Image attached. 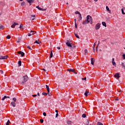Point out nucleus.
<instances>
[{"mask_svg":"<svg viewBox=\"0 0 125 125\" xmlns=\"http://www.w3.org/2000/svg\"><path fill=\"white\" fill-rule=\"evenodd\" d=\"M66 44L67 46H68V47H69V48H70V49H72V48H73V45H72V43H71L70 41H66Z\"/></svg>","mask_w":125,"mask_h":125,"instance_id":"1","label":"nucleus"},{"mask_svg":"<svg viewBox=\"0 0 125 125\" xmlns=\"http://www.w3.org/2000/svg\"><path fill=\"white\" fill-rule=\"evenodd\" d=\"M23 82L21 83L24 84L25 83L28 82V80H29V77H28V76L25 75L23 76Z\"/></svg>","mask_w":125,"mask_h":125,"instance_id":"2","label":"nucleus"},{"mask_svg":"<svg viewBox=\"0 0 125 125\" xmlns=\"http://www.w3.org/2000/svg\"><path fill=\"white\" fill-rule=\"evenodd\" d=\"M100 25H101V23H98L96 26H95V29L96 30H99L100 29Z\"/></svg>","mask_w":125,"mask_h":125,"instance_id":"3","label":"nucleus"},{"mask_svg":"<svg viewBox=\"0 0 125 125\" xmlns=\"http://www.w3.org/2000/svg\"><path fill=\"white\" fill-rule=\"evenodd\" d=\"M7 58H8V56L7 55H6L5 56H0V60L3 59V60H5V59H7Z\"/></svg>","mask_w":125,"mask_h":125,"instance_id":"4","label":"nucleus"},{"mask_svg":"<svg viewBox=\"0 0 125 125\" xmlns=\"http://www.w3.org/2000/svg\"><path fill=\"white\" fill-rule=\"evenodd\" d=\"M18 53L19 54H21V57H23V56H24V55H25V53L21 51H20L19 52H18Z\"/></svg>","mask_w":125,"mask_h":125,"instance_id":"5","label":"nucleus"},{"mask_svg":"<svg viewBox=\"0 0 125 125\" xmlns=\"http://www.w3.org/2000/svg\"><path fill=\"white\" fill-rule=\"evenodd\" d=\"M87 16H88L89 21L90 22V24H92V17H91V16L90 15H88Z\"/></svg>","mask_w":125,"mask_h":125,"instance_id":"6","label":"nucleus"},{"mask_svg":"<svg viewBox=\"0 0 125 125\" xmlns=\"http://www.w3.org/2000/svg\"><path fill=\"white\" fill-rule=\"evenodd\" d=\"M89 17V16H87L86 17V19L85 20V22L86 23V24H88V23H90V22L89 21V18H88Z\"/></svg>","mask_w":125,"mask_h":125,"instance_id":"7","label":"nucleus"},{"mask_svg":"<svg viewBox=\"0 0 125 125\" xmlns=\"http://www.w3.org/2000/svg\"><path fill=\"white\" fill-rule=\"evenodd\" d=\"M89 17V16H87L86 17V19L85 20V22L86 23V24H88V23H90V22L89 21V18H88Z\"/></svg>","mask_w":125,"mask_h":125,"instance_id":"8","label":"nucleus"},{"mask_svg":"<svg viewBox=\"0 0 125 125\" xmlns=\"http://www.w3.org/2000/svg\"><path fill=\"white\" fill-rule=\"evenodd\" d=\"M112 65L113 66H114V67H116L117 65L116 64V62H115V59L114 58H112Z\"/></svg>","mask_w":125,"mask_h":125,"instance_id":"9","label":"nucleus"},{"mask_svg":"<svg viewBox=\"0 0 125 125\" xmlns=\"http://www.w3.org/2000/svg\"><path fill=\"white\" fill-rule=\"evenodd\" d=\"M26 1L30 4V5H31L32 3L34 2V1H35V0H26Z\"/></svg>","mask_w":125,"mask_h":125,"instance_id":"10","label":"nucleus"},{"mask_svg":"<svg viewBox=\"0 0 125 125\" xmlns=\"http://www.w3.org/2000/svg\"><path fill=\"white\" fill-rule=\"evenodd\" d=\"M95 61V59H94V58H91V64H92V65H94Z\"/></svg>","mask_w":125,"mask_h":125,"instance_id":"11","label":"nucleus"},{"mask_svg":"<svg viewBox=\"0 0 125 125\" xmlns=\"http://www.w3.org/2000/svg\"><path fill=\"white\" fill-rule=\"evenodd\" d=\"M17 25H18V23L14 22V24H12L11 27V28H15V26H17Z\"/></svg>","mask_w":125,"mask_h":125,"instance_id":"12","label":"nucleus"},{"mask_svg":"<svg viewBox=\"0 0 125 125\" xmlns=\"http://www.w3.org/2000/svg\"><path fill=\"white\" fill-rule=\"evenodd\" d=\"M115 78H116L117 79H119L120 78V73H116L115 75Z\"/></svg>","mask_w":125,"mask_h":125,"instance_id":"13","label":"nucleus"},{"mask_svg":"<svg viewBox=\"0 0 125 125\" xmlns=\"http://www.w3.org/2000/svg\"><path fill=\"white\" fill-rule=\"evenodd\" d=\"M31 20H35V19H36V15H32L31 16Z\"/></svg>","mask_w":125,"mask_h":125,"instance_id":"14","label":"nucleus"},{"mask_svg":"<svg viewBox=\"0 0 125 125\" xmlns=\"http://www.w3.org/2000/svg\"><path fill=\"white\" fill-rule=\"evenodd\" d=\"M102 24L103 25V26H104V27H107V24H106V22H105V21H103L102 22Z\"/></svg>","mask_w":125,"mask_h":125,"instance_id":"15","label":"nucleus"},{"mask_svg":"<svg viewBox=\"0 0 125 125\" xmlns=\"http://www.w3.org/2000/svg\"><path fill=\"white\" fill-rule=\"evenodd\" d=\"M46 88L48 93H49V86H48V85H46Z\"/></svg>","mask_w":125,"mask_h":125,"instance_id":"16","label":"nucleus"},{"mask_svg":"<svg viewBox=\"0 0 125 125\" xmlns=\"http://www.w3.org/2000/svg\"><path fill=\"white\" fill-rule=\"evenodd\" d=\"M82 14H80L79 16L78 21H81V20H82Z\"/></svg>","mask_w":125,"mask_h":125,"instance_id":"17","label":"nucleus"},{"mask_svg":"<svg viewBox=\"0 0 125 125\" xmlns=\"http://www.w3.org/2000/svg\"><path fill=\"white\" fill-rule=\"evenodd\" d=\"M101 77H102V79H104V78H105V77H106V75L104 73H102L101 74Z\"/></svg>","mask_w":125,"mask_h":125,"instance_id":"18","label":"nucleus"},{"mask_svg":"<svg viewBox=\"0 0 125 125\" xmlns=\"http://www.w3.org/2000/svg\"><path fill=\"white\" fill-rule=\"evenodd\" d=\"M67 71L68 72H73V73H75V70L74 69H67Z\"/></svg>","mask_w":125,"mask_h":125,"instance_id":"19","label":"nucleus"},{"mask_svg":"<svg viewBox=\"0 0 125 125\" xmlns=\"http://www.w3.org/2000/svg\"><path fill=\"white\" fill-rule=\"evenodd\" d=\"M100 43V41H98V45H97V46H96V51H98L97 48H98V46H99Z\"/></svg>","mask_w":125,"mask_h":125,"instance_id":"20","label":"nucleus"},{"mask_svg":"<svg viewBox=\"0 0 125 125\" xmlns=\"http://www.w3.org/2000/svg\"><path fill=\"white\" fill-rule=\"evenodd\" d=\"M122 66L123 68L125 69V62H121Z\"/></svg>","mask_w":125,"mask_h":125,"instance_id":"21","label":"nucleus"},{"mask_svg":"<svg viewBox=\"0 0 125 125\" xmlns=\"http://www.w3.org/2000/svg\"><path fill=\"white\" fill-rule=\"evenodd\" d=\"M41 42H40L39 40H36L35 42H34V43H38V44H40Z\"/></svg>","mask_w":125,"mask_h":125,"instance_id":"22","label":"nucleus"},{"mask_svg":"<svg viewBox=\"0 0 125 125\" xmlns=\"http://www.w3.org/2000/svg\"><path fill=\"white\" fill-rule=\"evenodd\" d=\"M106 10H107V11H109V13H111V10H110L108 6H106Z\"/></svg>","mask_w":125,"mask_h":125,"instance_id":"23","label":"nucleus"},{"mask_svg":"<svg viewBox=\"0 0 125 125\" xmlns=\"http://www.w3.org/2000/svg\"><path fill=\"white\" fill-rule=\"evenodd\" d=\"M52 57H53V53H52V51H51L50 55L49 56V58H52Z\"/></svg>","mask_w":125,"mask_h":125,"instance_id":"24","label":"nucleus"},{"mask_svg":"<svg viewBox=\"0 0 125 125\" xmlns=\"http://www.w3.org/2000/svg\"><path fill=\"white\" fill-rule=\"evenodd\" d=\"M39 10H41V11H45V10H46V9H42V8H39Z\"/></svg>","mask_w":125,"mask_h":125,"instance_id":"25","label":"nucleus"},{"mask_svg":"<svg viewBox=\"0 0 125 125\" xmlns=\"http://www.w3.org/2000/svg\"><path fill=\"white\" fill-rule=\"evenodd\" d=\"M96 42H96L94 43V45H93V50H94V52L95 51V48L94 47H95V45H96Z\"/></svg>","mask_w":125,"mask_h":125,"instance_id":"26","label":"nucleus"},{"mask_svg":"<svg viewBox=\"0 0 125 125\" xmlns=\"http://www.w3.org/2000/svg\"><path fill=\"white\" fill-rule=\"evenodd\" d=\"M11 104L12 105V106H13V107H15L16 106L15 102H12Z\"/></svg>","mask_w":125,"mask_h":125,"instance_id":"27","label":"nucleus"},{"mask_svg":"<svg viewBox=\"0 0 125 125\" xmlns=\"http://www.w3.org/2000/svg\"><path fill=\"white\" fill-rule=\"evenodd\" d=\"M121 11L122 12V14H123V15H125V12L124 11V8H122L121 9Z\"/></svg>","mask_w":125,"mask_h":125,"instance_id":"28","label":"nucleus"},{"mask_svg":"<svg viewBox=\"0 0 125 125\" xmlns=\"http://www.w3.org/2000/svg\"><path fill=\"white\" fill-rule=\"evenodd\" d=\"M30 34H34V35H35L36 34V31H30Z\"/></svg>","mask_w":125,"mask_h":125,"instance_id":"29","label":"nucleus"},{"mask_svg":"<svg viewBox=\"0 0 125 125\" xmlns=\"http://www.w3.org/2000/svg\"><path fill=\"white\" fill-rule=\"evenodd\" d=\"M18 64H19V66H21V65L22 64V62H21V61H19L18 62Z\"/></svg>","mask_w":125,"mask_h":125,"instance_id":"30","label":"nucleus"},{"mask_svg":"<svg viewBox=\"0 0 125 125\" xmlns=\"http://www.w3.org/2000/svg\"><path fill=\"white\" fill-rule=\"evenodd\" d=\"M9 124H10V121L8 120L6 124V125H9Z\"/></svg>","mask_w":125,"mask_h":125,"instance_id":"31","label":"nucleus"},{"mask_svg":"<svg viewBox=\"0 0 125 125\" xmlns=\"http://www.w3.org/2000/svg\"><path fill=\"white\" fill-rule=\"evenodd\" d=\"M86 117V114H82V118H85Z\"/></svg>","mask_w":125,"mask_h":125,"instance_id":"32","label":"nucleus"},{"mask_svg":"<svg viewBox=\"0 0 125 125\" xmlns=\"http://www.w3.org/2000/svg\"><path fill=\"white\" fill-rule=\"evenodd\" d=\"M97 125H104L101 122H98Z\"/></svg>","mask_w":125,"mask_h":125,"instance_id":"33","label":"nucleus"},{"mask_svg":"<svg viewBox=\"0 0 125 125\" xmlns=\"http://www.w3.org/2000/svg\"><path fill=\"white\" fill-rule=\"evenodd\" d=\"M42 95H44L45 96H46V95H47V93H45V92H43L42 93Z\"/></svg>","mask_w":125,"mask_h":125,"instance_id":"34","label":"nucleus"},{"mask_svg":"<svg viewBox=\"0 0 125 125\" xmlns=\"http://www.w3.org/2000/svg\"><path fill=\"white\" fill-rule=\"evenodd\" d=\"M25 2H22L21 3V5L22 6H24V5H25Z\"/></svg>","mask_w":125,"mask_h":125,"instance_id":"35","label":"nucleus"},{"mask_svg":"<svg viewBox=\"0 0 125 125\" xmlns=\"http://www.w3.org/2000/svg\"><path fill=\"white\" fill-rule=\"evenodd\" d=\"M84 53H85V55H86V54H87V49L84 50Z\"/></svg>","mask_w":125,"mask_h":125,"instance_id":"36","label":"nucleus"},{"mask_svg":"<svg viewBox=\"0 0 125 125\" xmlns=\"http://www.w3.org/2000/svg\"><path fill=\"white\" fill-rule=\"evenodd\" d=\"M88 93H89V92H85L84 93L85 96H87V94H88Z\"/></svg>","mask_w":125,"mask_h":125,"instance_id":"37","label":"nucleus"},{"mask_svg":"<svg viewBox=\"0 0 125 125\" xmlns=\"http://www.w3.org/2000/svg\"><path fill=\"white\" fill-rule=\"evenodd\" d=\"M33 35H34V34L28 33V37H31V36H33Z\"/></svg>","mask_w":125,"mask_h":125,"instance_id":"38","label":"nucleus"},{"mask_svg":"<svg viewBox=\"0 0 125 125\" xmlns=\"http://www.w3.org/2000/svg\"><path fill=\"white\" fill-rule=\"evenodd\" d=\"M75 37H76L77 39H80V37H79V35H78L77 34H75Z\"/></svg>","mask_w":125,"mask_h":125,"instance_id":"39","label":"nucleus"},{"mask_svg":"<svg viewBox=\"0 0 125 125\" xmlns=\"http://www.w3.org/2000/svg\"><path fill=\"white\" fill-rule=\"evenodd\" d=\"M10 38H11L10 35H8L6 37V39H7L8 40H9V39H10Z\"/></svg>","mask_w":125,"mask_h":125,"instance_id":"40","label":"nucleus"},{"mask_svg":"<svg viewBox=\"0 0 125 125\" xmlns=\"http://www.w3.org/2000/svg\"><path fill=\"white\" fill-rule=\"evenodd\" d=\"M75 14H79L80 15V14H81V13L80 12H79V11H77L75 12Z\"/></svg>","mask_w":125,"mask_h":125,"instance_id":"41","label":"nucleus"},{"mask_svg":"<svg viewBox=\"0 0 125 125\" xmlns=\"http://www.w3.org/2000/svg\"><path fill=\"white\" fill-rule=\"evenodd\" d=\"M6 98V96H4L3 98H2V100L3 101Z\"/></svg>","mask_w":125,"mask_h":125,"instance_id":"42","label":"nucleus"},{"mask_svg":"<svg viewBox=\"0 0 125 125\" xmlns=\"http://www.w3.org/2000/svg\"><path fill=\"white\" fill-rule=\"evenodd\" d=\"M27 48H28V49H30V50H32V48H31V46H27Z\"/></svg>","mask_w":125,"mask_h":125,"instance_id":"43","label":"nucleus"},{"mask_svg":"<svg viewBox=\"0 0 125 125\" xmlns=\"http://www.w3.org/2000/svg\"><path fill=\"white\" fill-rule=\"evenodd\" d=\"M43 116H44V117H46V113L43 112Z\"/></svg>","mask_w":125,"mask_h":125,"instance_id":"44","label":"nucleus"},{"mask_svg":"<svg viewBox=\"0 0 125 125\" xmlns=\"http://www.w3.org/2000/svg\"><path fill=\"white\" fill-rule=\"evenodd\" d=\"M67 124L68 125H71L72 124V122L71 121H69L67 122Z\"/></svg>","mask_w":125,"mask_h":125,"instance_id":"45","label":"nucleus"},{"mask_svg":"<svg viewBox=\"0 0 125 125\" xmlns=\"http://www.w3.org/2000/svg\"><path fill=\"white\" fill-rule=\"evenodd\" d=\"M40 122L41 124H42V123H43V119H40Z\"/></svg>","mask_w":125,"mask_h":125,"instance_id":"46","label":"nucleus"},{"mask_svg":"<svg viewBox=\"0 0 125 125\" xmlns=\"http://www.w3.org/2000/svg\"><path fill=\"white\" fill-rule=\"evenodd\" d=\"M22 27H23V25L21 24V25H20V29H22Z\"/></svg>","mask_w":125,"mask_h":125,"instance_id":"47","label":"nucleus"},{"mask_svg":"<svg viewBox=\"0 0 125 125\" xmlns=\"http://www.w3.org/2000/svg\"><path fill=\"white\" fill-rule=\"evenodd\" d=\"M123 59H124V60L125 59V54L123 55Z\"/></svg>","mask_w":125,"mask_h":125,"instance_id":"48","label":"nucleus"},{"mask_svg":"<svg viewBox=\"0 0 125 125\" xmlns=\"http://www.w3.org/2000/svg\"><path fill=\"white\" fill-rule=\"evenodd\" d=\"M13 101H14V102H16V98H13Z\"/></svg>","mask_w":125,"mask_h":125,"instance_id":"49","label":"nucleus"},{"mask_svg":"<svg viewBox=\"0 0 125 125\" xmlns=\"http://www.w3.org/2000/svg\"><path fill=\"white\" fill-rule=\"evenodd\" d=\"M82 24H83V25H85V24H86V22H85V21H83V23H82Z\"/></svg>","mask_w":125,"mask_h":125,"instance_id":"50","label":"nucleus"},{"mask_svg":"<svg viewBox=\"0 0 125 125\" xmlns=\"http://www.w3.org/2000/svg\"><path fill=\"white\" fill-rule=\"evenodd\" d=\"M82 80H83H83L86 81V78H82Z\"/></svg>","mask_w":125,"mask_h":125,"instance_id":"51","label":"nucleus"},{"mask_svg":"<svg viewBox=\"0 0 125 125\" xmlns=\"http://www.w3.org/2000/svg\"><path fill=\"white\" fill-rule=\"evenodd\" d=\"M36 8H38V9H39V10L40 8V6H39V5L37 6L36 7Z\"/></svg>","mask_w":125,"mask_h":125,"instance_id":"52","label":"nucleus"},{"mask_svg":"<svg viewBox=\"0 0 125 125\" xmlns=\"http://www.w3.org/2000/svg\"><path fill=\"white\" fill-rule=\"evenodd\" d=\"M2 28H3V26L2 25L0 26V29H2Z\"/></svg>","mask_w":125,"mask_h":125,"instance_id":"53","label":"nucleus"},{"mask_svg":"<svg viewBox=\"0 0 125 125\" xmlns=\"http://www.w3.org/2000/svg\"><path fill=\"white\" fill-rule=\"evenodd\" d=\"M57 49H61V48L60 47H57Z\"/></svg>","mask_w":125,"mask_h":125,"instance_id":"54","label":"nucleus"},{"mask_svg":"<svg viewBox=\"0 0 125 125\" xmlns=\"http://www.w3.org/2000/svg\"><path fill=\"white\" fill-rule=\"evenodd\" d=\"M58 117V113H56V118H57Z\"/></svg>","mask_w":125,"mask_h":125,"instance_id":"55","label":"nucleus"},{"mask_svg":"<svg viewBox=\"0 0 125 125\" xmlns=\"http://www.w3.org/2000/svg\"><path fill=\"white\" fill-rule=\"evenodd\" d=\"M48 93V95H49V96H51V93H49H49Z\"/></svg>","mask_w":125,"mask_h":125,"instance_id":"56","label":"nucleus"},{"mask_svg":"<svg viewBox=\"0 0 125 125\" xmlns=\"http://www.w3.org/2000/svg\"><path fill=\"white\" fill-rule=\"evenodd\" d=\"M75 28H77V23L76 22H75Z\"/></svg>","mask_w":125,"mask_h":125,"instance_id":"57","label":"nucleus"},{"mask_svg":"<svg viewBox=\"0 0 125 125\" xmlns=\"http://www.w3.org/2000/svg\"><path fill=\"white\" fill-rule=\"evenodd\" d=\"M55 112H56V113H58V110H55Z\"/></svg>","mask_w":125,"mask_h":125,"instance_id":"58","label":"nucleus"},{"mask_svg":"<svg viewBox=\"0 0 125 125\" xmlns=\"http://www.w3.org/2000/svg\"><path fill=\"white\" fill-rule=\"evenodd\" d=\"M33 97H36V96H37V95H33Z\"/></svg>","mask_w":125,"mask_h":125,"instance_id":"59","label":"nucleus"},{"mask_svg":"<svg viewBox=\"0 0 125 125\" xmlns=\"http://www.w3.org/2000/svg\"><path fill=\"white\" fill-rule=\"evenodd\" d=\"M74 47H76V46L75 45L72 46V48H74Z\"/></svg>","mask_w":125,"mask_h":125,"instance_id":"60","label":"nucleus"},{"mask_svg":"<svg viewBox=\"0 0 125 125\" xmlns=\"http://www.w3.org/2000/svg\"><path fill=\"white\" fill-rule=\"evenodd\" d=\"M118 92H121V91H122V90H118Z\"/></svg>","mask_w":125,"mask_h":125,"instance_id":"61","label":"nucleus"},{"mask_svg":"<svg viewBox=\"0 0 125 125\" xmlns=\"http://www.w3.org/2000/svg\"><path fill=\"white\" fill-rule=\"evenodd\" d=\"M1 74H3V71H1Z\"/></svg>","mask_w":125,"mask_h":125,"instance_id":"62","label":"nucleus"},{"mask_svg":"<svg viewBox=\"0 0 125 125\" xmlns=\"http://www.w3.org/2000/svg\"><path fill=\"white\" fill-rule=\"evenodd\" d=\"M37 95H38V96H40V93H38Z\"/></svg>","mask_w":125,"mask_h":125,"instance_id":"63","label":"nucleus"},{"mask_svg":"<svg viewBox=\"0 0 125 125\" xmlns=\"http://www.w3.org/2000/svg\"><path fill=\"white\" fill-rule=\"evenodd\" d=\"M116 100H117V101H118V100H119V98H117V99H116Z\"/></svg>","mask_w":125,"mask_h":125,"instance_id":"64","label":"nucleus"}]
</instances>
